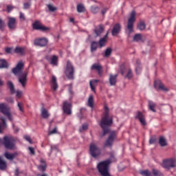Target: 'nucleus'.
<instances>
[{
  "mask_svg": "<svg viewBox=\"0 0 176 176\" xmlns=\"http://www.w3.org/2000/svg\"><path fill=\"white\" fill-rule=\"evenodd\" d=\"M17 105H18V108L19 109V111L21 112H24V109L23 107V102H19Z\"/></svg>",
  "mask_w": 176,
  "mask_h": 176,
  "instance_id": "nucleus-48",
  "label": "nucleus"
},
{
  "mask_svg": "<svg viewBox=\"0 0 176 176\" xmlns=\"http://www.w3.org/2000/svg\"><path fill=\"white\" fill-rule=\"evenodd\" d=\"M97 47H98V43L96 41H93L91 43V52H96L97 50Z\"/></svg>",
  "mask_w": 176,
  "mask_h": 176,
  "instance_id": "nucleus-38",
  "label": "nucleus"
},
{
  "mask_svg": "<svg viewBox=\"0 0 176 176\" xmlns=\"http://www.w3.org/2000/svg\"><path fill=\"white\" fill-rule=\"evenodd\" d=\"M159 144L160 145V146H166L167 145V140H166V138L163 136L160 137L159 139Z\"/></svg>",
  "mask_w": 176,
  "mask_h": 176,
  "instance_id": "nucleus-30",
  "label": "nucleus"
},
{
  "mask_svg": "<svg viewBox=\"0 0 176 176\" xmlns=\"http://www.w3.org/2000/svg\"><path fill=\"white\" fill-rule=\"evenodd\" d=\"M111 163H112V161L111 159H108L98 164L97 168L102 176H111L109 174V164H111Z\"/></svg>",
  "mask_w": 176,
  "mask_h": 176,
  "instance_id": "nucleus-2",
  "label": "nucleus"
},
{
  "mask_svg": "<svg viewBox=\"0 0 176 176\" xmlns=\"http://www.w3.org/2000/svg\"><path fill=\"white\" fill-rule=\"evenodd\" d=\"M30 7H31L30 2L24 3V4H23L24 9H30Z\"/></svg>",
  "mask_w": 176,
  "mask_h": 176,
  "instance_id": "nucleus-51",
  "label": "nucleus"
},
{
  "mask_svg": "<svg viewBox=\"0 0 176 176\" xmlns=\"http://www.w3.org/2000/svg\"><path fill=\"white\" fill-rule=\"evenodd\" d=\"M135 11H132L130 17L128 19L126 29L128 30L129 35L134 31V23H135Z\"/></svg>",
  "mask_w": 176,
  "mask_h": 176,
  "instance_id": "nucleus-4",
  "label": "nucleus"
},
{
  "mask_svg": "<svg viewBox=\"0 0 176 176\" xmlns=\"http://www.w3.org/2000/svg\"><path fill=\"white\" fill-rule=\"evenodd\" d=\"M162 167L166 168V170L174 168L175 167V162L173 159L164 160L162 162Z\"/></svg>",
  "mask_w": 176,
  "mask_h": 176,
  "instance_id": "nucleus-11",
  "label": "nucleus"
},
{
  "mask_svg": "<svg viewBox=\"0 0 176 176\" xmlns=\"http://www.w3.org/2000/svg\"><path fill=\"white\" fill-rule=\"evenodd\" d=\"M45 60H47L51 65H54L55 67L58 65V57L56 55H53L52 56L47 55L45 56Z\"/></svg>",
  "mask_w": 176,
  "mask_h": 176,
  "instance_id": "nucleus-13",
  "label": "nucleus"
},
{
  "mask_svg": "<svg viewBox=\"0 0 176 176\" xmlns=\"http://www.w3.org/2000/svg\"><path fill=\"white\" fill-rule=\"evenodd\" d=\"M51 87L54 91H56L58 89V84L57 83V78L55 76H52L51 80Z\"/></svg>",
  "mask_w": 176,
  "mask_h": 176,
  "instance_id": "nucleus-21",
  "label": "nucleus"
},
{
  "mask_svg": "<svg viewBox=\"0 0 176 176\" xmlns=\"http://www.w3.org/2000/svg\"><path fill=\"white\" fill-rule=\"evenodd\" d=\"M8 27L9 30H16L17 27V21L14 17H8Z\"/></svg>",
  "mask_w": 176,
  "mask_h": 176,
  "instance_id": "nucleus-17",
  "label": "nucleus"
},
{
  "mask_svg": "<svg viewBox=\"0 0 176 176\" xmlns=\"http://www.w3.org/2000/svg\"><path fill=\"white\" fill-rule=\"evenodd\" d=\"M116 139V132L113 131L111 132L107 140L104 143V146L107 148H112V145H113V142Z\"/></svg>",
  "mask_w": 176,
  "mask_h": 176,
  "instance_id": "nucleus-8",
  "label": "nucleus"
},
{
  "mask_svg": "<svg viewBox=\"0 0 176 176\" xmlns=\"http://www.w3.org/2000/svg\"><path fill=\"white\" fill-rule=\"evenodd\" d=\"M3 144L6 149L14 148V138L10 136H4Z\"/></svg>",
  "mask_w": 176,
  "mask_h": 176,
  "instance_id": "nucleus-7",
  "label": "nucleus"
},
{
  "mask_svg": "<svg viewBox=\"0 0 176 176\" xmlns=\"http://www.w3.org/2000/svg\"><path fill=\"white\" fill-rule=\"evenodd\" d=\"M77 12L78 13H84V12H86V8L82 4H78L77 6Z\"/></svg>",
  "mask_w": 176,
  "mask_h": 176,
  "instance_id": "nucleus-39",
  "label": "nucleus"
},
{
  "mask_svg": "<svg viewBox=\"0 0 176 176\" xmlns=\"http://www.w3.org/2000/svg\"><path fill=\"white\" fill-rule=\"evenodd\" d=\"M0 112L3 113L4 116H7L10 122H13V115L10 113V109L8 107L6 103L0 104Z\"/></svg>",
  "mask_w": 176,
  "mask_h": 176,
  "instance_id": "nucleus-5",
  "label": "nucleus"
},
{
  "mask_svg": "<svg viewBox=\"0 0 176 176\" xmlns=\"http://www.w3.org/2000/svg\"><path fill=\"white\" fill-rule=\"evenodd\" d=\"M136 67H135V72L137 74V75H140V74H141V71H142V68H141V65L140 64H141V62L138 60L136 61Z\"/></svg>",
  "mask_w": 176,
  "mask_h": 176,
  "instance_id": "nucleus-35",
  "label": "nucleus"
},
{
  "mask_svg": "<svg viewBox=\"0 0 176 176\" xmlns=\"http://www.w3.org/2000/svg\"><path fill=\"white\" fill-rule=\"evenodd\" d=\"M6 53H12V48L10 47H7L6 49Z\"/></svg>",
  "mask_w": 176,
  "mask_h": 176,
  "instance_id": "nucleus-63",
  "label": "nucleus"
},
{
  "mask_svg": "<svg viewBox=\"0 0 176 176\" xmlns=\"http://www.w3.org/2000/svg\"><path fill=\"white\" fill-rule=\"evenodd\" d=\"M122 31V25L120 23H117L113 26V29L111 30L112 36H118L120 32Z\"/></svg>",
  "mask_w": 176,
  "mask_h": 176,
  "instance_id": "nucleus-15",
  "label": "nucleus"
},
{
  "mask_svg": "<svg viewBox=\"0 0 176 176\" xmlns=\"http://www.w3.org/2000/svg\"><path fill=\"white\" fill-rule=\"evenodd\" d=\"M41 164L38 166V170L40 171H45V170H46V162H45V160H41Z\"/></svg>",
  "mask_w": 176,
  "mask_h": 176,
  "instance_id": "nucleus-32",
  "label": "nucleus"
},
{
  "mask_svg": "<svg viewBox=\"0 0 176 176\" xmlns=\"http://www.w3.org/2000/svg\"><path fill=\"white\" fill-rule=\"evenodd\" d=\"M23 68L24 63H23V61H19L16 66L12 69V73L14 75L17 76V75H20V74H21V71H23Z\"/></svg>",
  "mask_w": 176,
  "mask_h": 176,
  "instance_id": "nucleus-14",
  "label": "nucleus"
},
{
  "mask_svg": "<svg viewBox=\"0 0 176 176\" xmlns=\"http://www.w3.org/2000/svg\"><path fill=\"white\" fill-rule=\"evenodd\" d=\"M154 87L157 90H162V91H168V89L164 85V84L160 81V80H156L154 82Z\"/></svg>",
  "mask_w": 176,
  "mask_h": 176,
  "instance_id": "nucleus-16",
  "label": "nucleus"
},
{
  "mask_svg": "<svg viewBox=\"0 0 176 176\" xmlns=\"http://www.w3.org/2000/svg\"><path fill=\"white\" fill-rule=\"evenodd\" d=\"M6 167H8L6 162L0 157V170H6Z\"/></svg>",
  "mask_w": 176,
  "mask_h": 176,
  "instance_id": "nucleus-33",
  "label": "nucleus"
},
{
  "mask_svg": "<svg viewBox=\"0 0 176 176\" xmlns=\"http://www.w3.org/2000/svg\"><path fill=\"white\" fill-rule=\"evenodd\" d=\"M30 155H35V148L34 147H29Z\"/></svg>",
  "mask_w": 176,
  "mask_h": 176,
  "instance_id": "nucleus-56",
  "label": "nucleus"
},
{
  "mask_svg": "<svg viewBox=\"0 0 176 176\" xmlns=\"http://www.w3.org/2000/svg\"><path fill=\"white\" fill-rule=\"evenodd\" d=\"M5 156L6 157V159H8V160H13V159H14V157H16V156H17V154L16 153H6Z\"/></svg>",
  "mask_w": 176,
  "mask_h": 176,
  "instance_id": "nucleus-34",
  "label": "nucleus"
},
{
  "mask_svg": "<svg viewBox=\"0 0 176 176\" xmlns=\"http://www.w3.org/2000/svg\"><path fill=\"white\" fill-rule=\"evenodd\" d=\"M139 173L140 175L142 176H152V173L155 176H164V175L157 169H153L152 173L148 170H140Z\"/></svg>",
  "mask_w": 176,
  "mask_h": 176,
  "instance_id": "nucleus-9",
  "label": "nucleus"
},
{
  "mask_svg": "<svg viewBox=\"0 0 176 176\" xmlns=\"http://www.w3.org/2000/svg\"><path fill=\"white\" fill-rule=\"evenodd\" d=\"M19 82L23 87H25V85H27V73H23L22 74L19 78Z\"/></svg>",
  "mask_w": 176,
  "mask_h": 176,
  "instance_id": "nucleus-22",
  "label": "nucleus"
},
{
  "mask_svg": "<svg viewBox=\"0 0 176 176\" xmlns=\"http://www.w3.org/2000/svg\"><path fill=\"white\" fill-rule=\"evenodd\" d=\"M0 68H8V62L5 59H0Z\"/></svg>",
  "mask_w": 176,
  "mask_h": 176,
  "instance_id": "nucleus-41",
  "label": "nucleus"
},
{
  "mask_svg": "<svg viewBox=\"0 0 176 176\" xmlns=\"http://www.w3.org/2000/svg\"><path fill=\"white\" fill-rule=\"evenodd\" d=\"M91 71H94V69H96V71H98L99 76H101L102 75V66H101L98 63H94V65H92V66L91 67Z\"/></svg>",
  "mask_w": 176,
  "mask_h": 176,
  "instance_id": "nucleus-20",
  "label": "nucleus"
},
{
  "mask_svg": "<svg viewBox=\"0 0 176 176\" xmlns=\"http://www.w3.org/2000/svg\"><path fill=\"white\" fill-rule=\"evenodd\" d=\"M68 86H69V92L70 93V94H73V91H72V84H69L68 85Z\"/></svg>",
  "mask_w": 176,
  "mask_h": 176,
  "instance_id": "nucleus-59",
  "label": "nucleus"
},
{
  "mask_svg": "<svg viewBox=\"0 0 176 176\" xmlns=\"http://www.w3.org/2000/svg\"><path fill=\"white\" fill-rule=\"evenodd\" d=\"M112 54V48L109 47L104 51V57H109Z\"/></svg>",
  "mask_w": 176,
  "mask_h": 176,
  "instance_id": "nucleus-43",
  "label": "nucleus"
},
{
  "mask_svg": "<svg viewBox=\"0 0 176 176\" xmlns=\"http://www.w3.org/2000/svg\"><path fill=\"white\" fill-rule=\"evenodd\" d=\"M25 140H26V141H28V142H31V138L28 135L25 136Z\"/></svg>",
  "mask_w": 176,
  "mask_h": 176,
  "instance_id": "nucleus-61",
  "label": "nucleus"
},
{
  "mask_svg": "<svg viewBox=\"0 0 176 176\" xmlns=\"http://www.w3.org/2000/svg\"><path fill=\"white\" fill-rule=\"evenodd\" d=\"M57 133V127H55L52 131L49 133V135H52V134H56Z\"/></svg>",
  "mask_w": 176,
  "mask_h": 176,
  "instance_id": "nucleus-57",
  "label": "nucleus"
},
{
  "mask_svg": "<svg viewBox=\"0 0 176 176\" xmlns=\"http://www.w3.org/2000/svg\"><path fill=\"white\" fill-rule=\"evenodd\" d=\"M63 109L64 113H66V115H72V103L67 100L64 101Z\"/></svg>",
  "mask_w": 176,
  "mask_h": 176,
  "instance_id": "nucleus-12",
  "label": "nucleus"
},
{
  "mask_svg": "<svg viewBox=\"0 0 176 176\" xmlns=\"http://www.w3.org/2000/svg\"><path fill=\"white\" fill-rule=\"evenodd\" d=\"M120 72H121V75H124L126 72L124 65H122L120 66Z\"/></svg>",
  "mask_w": 176,
  "mask_h": 176,
  "instance_id": "nucleus-54",
  "label": "nucleus"
},
{
  "mask_svg": "<svg viewBox=\"0 0 176 176\" xmlns=\"http://www.w3.org/2000/svg\"><path fill=\"white\" fill-rule=\"evenodd\" d=\"M5 30V21L0 18V30L3 31Z\"/></svg>",
  "mask_w": 176,
  "mask_h": 176,
  "instance_id": "nucleus-47",
  "label": "nucleus"
},
{
  "mask_svg": "<svg viewBox=\"0 0 176 176\" xmlns=\"http://www.w3.org/2000/svg\"><path fill=\"white\" fill-rule=\"evenodd\" d=\"M19 17L22 20H25V16H24V14H23L22 12L20 13V16Z\"/></svg>",
  "mask_w": 176,
  "mask_h": 176,
  "instance_id": "nucleus-62",
  "label": "nucleus"
},
{
  "mask_svg": "<svg viewBox=\"0 0 176 176\" xmlns=\"http://www.w3.org/2000/svg\"><path fill=\"white\" fill-rule=\"evenodd\" d=\"M141 39H142V35H141V34H136L133 36V41L135 42H139V41H141Z\"/></svg>",
  "mask_w": 176,
  "mask_h": 176,
  "instance_id": "nucleus-44",
  "label": "nucleus"
},
{
  "mask_svg": "<svg viewBox=\"0 0 176 176\" xmlns=\"http://www.w3.org/2000/svg\"><path fill=\"white\" fill-rule=\"evenodd\" d=\"M47 7H48L50 12H55V10H56V9H57L54 6H53L52 5H50V4H49L47 6Z\"/></svg>",
  "mask_w": 176,
  "mask_h": 176,
  "instance_id": "nucleus-49",
  "label": "nucleus"
},
{
  "mask_svg": "<svg viewBox=\"0 0 176 176\" xmlns=\"http://www.w3.org/2000/svg\"><path fill=\"white\" fill-rule=\"evenodd\" d=\"M41 116L43 119H47L50 116V114H49V112H47V110L45 107L41 109Z\"/></svg>",
  "mask_w": 176,
  "mask_h": 176,
  "instance_id": "nucleus-28",
  "label": "nucleus"
},
{
  "mask_svg": "<svg viewBox=\"0 0 176 176\" xmlns=\"http://www.w3.org/2000/svg\"><path fill=\"white\" fill-rule=\"evenodd\" d=\"M6 100L7 102H10V104H13L14 102V100L12 97L6 98Z\"/></svg>",
  "mask_w": 176,
  "mask_h": 176,
  "instance_id": "nucleus-52",
  "label": "nucleus"
},
{
  "mask_svg": "<svg viewBox=\"0 0 176 176\" xmlns=\"http://www.w3.org/2000/svg\"><path fill=\"white\" fill-rule=\"evenodd\" d=\"M104 116L102 118L99 123L103 131V133L100 135L101 137H104L108 134V133H109V126L112 125V123H113L112 117L109 116V108H108V106L104 105Z\"/></svg>",
  "mask_w": 176,
  "mask_h": 176,
  "instance_id": "nucleus-1",
  "label": "nucleus"
},
{
  "mask_svg": "<svg viewBox=\"0 0 176 176\" xmlns=\"http://www.w3.org/2000/svg\"><path fill=\"white\" fill-rule=\"evenodd\" d=\"M135 119L139 120L142 126H146V120H145V116L141 111H137L135 115Z\"/></svg>",
  "mask_w": 176,
  "mask_h": 176,
  "instance_id": "nucleus-18",
  "label": "nucleus"
},
{
  "mask_svg": "<svg viewBox=\"0 0 176 176\" xmlns=\"http://www.w3.org/2000/svg\"><path fill=\"white\" fill-rule=\"evenodd\" d=\"M0 120L2 122V125L0 124V133H2V131L3 130V127H6V126H7L6 120L5 119V117H3V116L1 117Z\"/></svg>",
  "mask_w": 176,
  "mask_h": 176,
  "instance_id": "nucleus-36",
  "label": "nucleus"
},
{
  "mask_svg": "<svg viewBox=\"0 0 176 176\" xmlns=\"http://www.w3.org/2000/svg\"><path fill=\"white\" fill-rule=\"evenodd\" d=\"M7 86L10 89V91L11 94H14V93H16V89H14V85H13V82H12V81H8Z\"/></svg>",
  "mask_w": 176,
  "mask_h": 176,
  "instance_id": "nucleus-26",
  "label": "nucleus"
},
{
  "mask_svg": "<svg viewBox=\"0 0 176 176\" xmlns=\"http://www.w3.org/2000/svg\"><path fill=\"white\" fill-rule=\"evenodd\" d=\"M15 175H19V169H16Z\"/></svg>",
  "mask_w": 176,
  "mask_h": 176,
  "instance_id": "nucleus-64",
  "label": "nucleus"
},
{
  "mask_svg": "<svg viewBox=\"0 0 176 176\" xmlns=\"http://www.w3.org/2000/svg\"><path fill=\"white\" fill-rule=\"evenodd\" d=\"M14 52L17 54H21V56L25 54V48L16 47L14 50Z\"/></svg>",
  "mask_w": 176,
  "mask_h": 176,
  "instance_id": "nucleus-27",
  "label": "nucleus"
},
{
  "mask_svg": "<svg viewBox=\"0 0 176 176\" xmlns=\"http://www.w3.org/2000/svg\"><path fill=\"white\" fill-rule=\"evenodd\" d=\"M65 74L69 80H74L75 79V67H74V65L69 60L67 61Z\"/></svg>",
  "mask_w": 176,
  "mask_h": 176,
  "instance_id": "nucleus-3",
  "label": "nucleus"
},
{
  "mask_svg": "<svg viewBox=\"0 0 176 176\" xmlns=\"http://www.w3.org/2000/svg\"><path fill=\"white\" fill-rule=\"evenodd\" d=\"M107 12H108V8H103L101 10L102 16H105V13H107Z\"/></svg>",
  "mask_w": 176,
  "mask_h": 176,
  "instance_id": "nucleus-55",
  "label": "nucleus"
},
{
  "mask_svg": "<svg viewBox=\"0 0 176 176\" xmlns=\"http://www.w3.org/2000/svg\"><path fill=\"white\" fill-rule=\"evenodd\" d=\"M12 10H13V7H12L11 6H7V10L8 12H12Z\"/></svg>",
  "mask_w": 176,
  "mask_h": 176,
  "instance_id": "nucleus-60",
  "label": "nucleus"
},
{
  "mask_svg": "<svg viewBox=\"0 0 176 176\" xmlns=\"http://www.w3.org/2000/svg\"><path fill=\"white\" fill-rule=\"evenodd\" d=\"M126 79H131L133 78V71L131 69H129L126 75L125 76Z\"/></svg>",
  "mask_w": 176,
  "mask_h": 176,
  "instance_id": "nucleus-46",
  "label": "nucleus"
},
{
  "mask_svg": "<svg viewBox=\"0 0 176 176\" xmlns=\"http://www.w3.org/2000/svg\"><path fill=\"white\" fill-rule=\"evenodd\" d=\"M32 28L33 30L43 31V32H46V31H49L50 30V28L43 25L41 24V22L38 21H34L32 24Z\"/></svg>",
  "mask_w": 176,
  "mask_h": 176,
  "instance_id": "nucleus-10",
  "label": "nucleus"
},
{
  "mask_svg": "<svg viewBox=\"0 0 176 176\" xmlns=\"http://www.w3.org/2000/svg\"><path fill=\"white\" fill-rule=\"evenodd\" d=\"M117 79H118V74H116V75L110 74L109 83L111 86H115L116 85Z\"/></svg>",
  "mask_w": 176,
  "mask_h": 176,
  "instance_id": "nucleus-25",
  "label": "nucleus"
},
{
  "mask_svg": "<svg viewBox=\"0 0 176 176\" xmlns=\"http://www.w3.org/2000/svg\"><path fill=\"white\" fill-rule=\"evenodd\" d=\"M47 42L49 41L46 38H37L34 41V44L36 46H41V47H44L47 45Z\"/></svg>",
  "mask_w": 176,
  "mask_h": 176,
  "instance_id": "nucleus-19",
  "label": "nucleus"
},
{
  "mask_svg": "<svg viewBox=\"0 0 176 176\" xmlns=\"http://www.w3.org/2000/svg\"><path fill=\"white\" fill-rule=\"evenodd\" d=\"M16 93V98H21V96H23V92L20 90H17Z\"/></svg>",
  "mask_w": 176,
  "mask_h": 176,
  "instance_id": "nucleus-50",
  "label": "nucleus"
},
{
  "mask_svg": "<svg viewBox=\"0 0 176 176\" xmlns=\"http://www.w3.org/2000/svg\"><path fill=\"white\" fill-rule=\"evenodd\" d=\"M155 142H156V139H155L153 138H151L149 140L150 145H152V144H155Z\"/></svg>",
  "mask_w": 176,
  "mask_h": 176,
  "instance_id": "nucleus-58",
  "label": "nucleus"
},
{
  "mask_svg": "<svg viewBox=\"0 0 176 176\" xmlns=\"http://www.w3.org/2000/svg\"><path fill=\"white\" fill-rule=\"evenodd\" d=\"M148 108L150 111H152V112H156V110L155 109V108H156V104L152 100L148 101Z\"/></svg>",
  "mask_w": 176,
  "mask_h": 176,
  "instance_id": "nucleus-31",
  "label": "nucleus"
},
{
  "mask_svg": "<svg viewBox=\"0 0 176 176\" xmlns=\"http://www.w3.org/2000/svg\"><path fill=\"white\" fill-rule=\"evenodd\" d=\"M88 107L90 108L94 107V98L91 95L89 97L88 99Z\"/></svg>",
  "mask_w": 176,
  "mask_h": 176,
  "instance_id": "nucleus-37",
  "label": "nucleus"
},
{
  "mask_svg": "<svg viewBox=\"0 0 176 176\" xmlns=\"http://www.w3.org/2000/svg\"><path fill=\"white\" fill-rule=\"evenodd\" d=\"M107 39H108V33H107L103 38L99 40V42L98 44H99V46L100 48L104 47V46H105Z\"/></svg>",
  "mask_w": 176,
  "mask_h": 176,
  "instance_id": "nucleus-24",
  "label": "nucleus"
},
{
  "mask_svg": "<svg viewBox=\"0 0 176 176\" xmlns=\"http://www.w3.org/2000/svg\"><path fill=\"white\" fill-rule=\"evenodd\" d=\"M98 82H100L99 80H94L90 81L89 85L92 91H96V86H97V83H98Z\"/></svg>",
  "mask_w": 176,
  "mask_h": 176,
  "instance_id": "nucleus-29",
  "label": "nucleus"
},
{
  "mask_svg": "<svg viewBox=\"0 0 176 176\" xmlns=\"http://www.w3.org/2000/svg\"><path fill=\"white\" fill-rule=\"evenodd\" d=\"M138 30H140V31H144V30L146 28V25H145V22L144 21L140 22L138 24Z\"/></svg>",
  "mask_w": 176,
  "mask_h": 176,
  "instance_id": "nucleus-40",
  "label": "nucleus"
},
{
  "mask_svg": "<svg viewBox=\"0 0 176 176\" xmlns=\"http://www.w3.org/2000/svg\"><path fill=\"white\" fill-rule=\"evenodd\" d=\"M51 151H58V145L57 144L51 145Z\"/></svg>",
  "mask_w": 176,
  "mask_h": 176,
  "instance_id": "nucleus-53",
  "label": "nucleus"
},
{
  "mask_svg": "<svg viewBox=\"0 0 176 176\" xmlns=\"http://www.w3.org/2000/svg\"><path fill=\"white\" fill-rule=\"evenodd\" d=\"M89 153L92 157H98L101 156V148L92 142L89 145Z\"/></svg>",
  "mask_w": 176,
  "mask_h": 176,
  "instance_id": "nucleus-6",
  "label": "nucleus"
},
{
  "mask_svg": "<svg viewBox=\"0 0 176 176\" xmlns=\"http://www.w3.org/2000/svg\"><path fill=\"white\" fill-rule=\"evenodd\" d=\"M104 30H105V27L103 25H98L95 29V33L96 34L97 36H100L102 32H104Z\"/></svg>",
  "mask_w": 176,
  "mask_h": 176,
  "instance_id": "nucleus-23",
  "label": "nucleus"
},
{
  "mask_svg": "<svg viewBox=\"0 0 176 176\" xmlns=\"http://www.w3.org/2000/svg\"><path fill=\"white\" fill-rule=\"evenodd\" d=\"M89 129V125L87 124H82V126L79 129L80 133H83V131H86Z\"/></svg>",
  "mask_w": 176,
  "mask_h": 176,
  "instance_id": "nucleus-45",
  "label": "nucleus"
},
{
  "mask_svg": "<svg viewBox=\"0 0 176 176\" xmlns=\"http://www.w3.org/2000/svg\"><path fill=\"white\" fill-rule=\"evenodd\" d=\"M91 12L93 14H97L100 12V8L98 6H91Z\"/></svg>",
  "mask_w": 176,
  "mask_h": 176,
  "instance_id": "nucleus-42",
  "label": "nucleus"
}]
</instances>
